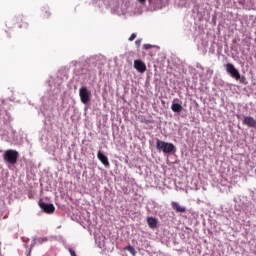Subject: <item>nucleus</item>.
<instances>
[{
	"label": "nucleus",
	"mask_w": 256,
	"mask_h": 256,
	"mask_svg": "<svg viewBox=\"0 0 256 256\" xmlns=\"http://www.w3.org/2000/svg\"><path fill=\"white\" fill-rule=\"evenodd\" d=\"M3 160L8 165H17L19 161V152L17 150L9 149L4 152Z\"/></svg>",
	"instance_id": "1"
},
{
	"label": "nucleus",
	"mask_w": 256,
	"mask_h": 256,
	"mask_svg": "<svg viewBox=\"0 0 256 256\" xmlns=\"http://www.w3.org/2000/svg\"><path fill=\"white\" fill-rule=\"evenodd\" d=\"M156 149L163 151V153H173V151H175V145H173V143L157 140Z\"/></svg>",
	"instance_id": "2"
},
{
	"label": "nucleus",
	"mask_w": 256,
	"mask_h": 256,
	"mask_svg": "<svg viewBox=\"0 0 256 256\" xmlns=\"http://www.w3.org/2000/svg\"><path fill=\"white\" fill-rule=\"evenodd\" d=\"M79 96L81 99V103H83L84 105H87V103L91 101V91H89V89H87V87L85 86L80 88Z\"/></svg>",
	"instance_id": "3"
},
{
	"label": "nucleus",
	"mask_w": 256,
	"mask_h": 256,
	"mask_svg": "<svg viewBox=\"0 0 256 256\" xmlns=\"http://www.w3.org/2000/svg\"><path fill=\"white\" fill-rule=\"evenodd\" d=\"M227 73L233 77V79H236V81H239L241 79V74L239 73V70L235 68V66L231 63H228L225 65Z\"/></svg>",
	"instance_id": "4"
},
{
	"label": "nucleus",
	"mask_w": 256,
	"mask_h": 256,
	"mask_svg": "<svg viewBox=\"0 0 256 256\" xmlns=\"http://www.w3.org/2000/svg\"><path fill=\"white\" fill-rule=\"evenodd\" d=\"M38 205H39L40 209H42V211H44V213H48V215L55 213V206L53 204H47V203L43 202V200H40L38 202Z\"/></svg>",
	"instance_id": "5"
},
{
	"label": "nucleus",
	"mask_w": 256,
	"mask_h": 256,
	"mask_svg": "<svg viewBox=\"0 0 256 256\" xmlns=\"http://www.w3.org/2000/svg\"><path fill=\"white\" fill-rule=\"evenodd\" d=\"M16 23L19 29H29V23L27 22V18L23 16H18L16 18Z\"/></svg>",
	"instance_id": "6"
},
{
	"label": "nucleus",
	"mask_w": 256,
	"mask_h": 256,
	"mask_svg": "<svg viewBox=\"0 0 256 256\" xmlns=\"http://www.w3.org/2000/svg\"><path fill=\"white\" fill-rule=\"evenodd\" d=\"M242 123L243 125H246V127L256 129V120L251 116H245Z\"/></svg>",
	"instance_id": "7"
},
{
	"label": "nucleus",
	"mask_w": 256,
	"mask_h": 256,
	"mask_svg": "<svg viewBox=\"0 0 256 256\" xmlns=\"http://www.w3.org/2000/svg\"><path fill=\"white\" fill-rule=\"evenodd\" d=\"M134 69H137L139 73H145L147 71V65H145L141 60H135Z\"/></svg>",
	"instance_id": "8"
},
{
	"label": "nucleus",
	"mask_w": 256,
	"mask_h": 256,
	"mask_svg": "<svg viewBox=\"0 0 256 256\" xmlns=\"http://www.w3.org/2000/svg\"><path fill=\"white\" fill-rule=\"evenodd\" d=\"M171 207L176 211V213H185V211H187V208L179 205V203L175 201L171 202Z\"/></svg>",
	"instance_id": "9"
},
{
	"label": "nucleus",
	"mask_w": 256,
	"mask_h": 256,
	"mask_svg": "<svg viewBox=\"0 0 256 256\" xmlns=\"http://www.w3.org/2000/svg\"><path fill=\"white\" fill-rule=\"evenodd\" d=\"M97 157L99 159V161H101L102 165H104L105 167H109V158H107V156H105V154H103L101 151L98 152Z\"/></svg>",
	"instance_id": "10"
},
{
	"label": "nucleus",
	"mask_w": 256,
	"mask_h": 256,
	"mask_svg": "<svg viewBox=\"0 0 256 256\" xmlns=\"http://www.w3.org/2000/svg\"><path fill=\"white\" fill-rule=\"evenodd\" d=\"M177 100H173L171 109L174 113H181L183 111V106L179 103H175Z\"/></svg>",
	"instance_id": "11"
},
{
	"label": "nucleus",
	"mask_w": 256,
	"mask_h": 256,
	"mask_svg": "<svg viewBox=\"0 0 256 256\" xmlns=\"http://www.w3.org/2000/svg\"><path fill=\"white\" fill-rule=\"evenodd\" d=\"M147 223L150 227V229H155L157 228V219L154 217H148L147 218Z\"/></svg>",
	"instance_id": "12"
},
{
	"label": "nucleus",
	"mask_w": 256,
	"mask_h": 256,
	"mask_svg": "<svg viewBox=\"0 0 256 256\" xmlns=\"http://www.w3.org/2000/svg\"><path fill=\"white\" fill-rule=\"evenodd\" d=\"M125 249H126V251H129V253H131V255H133V256H135L136 253H137V252L135 251L134 247L131 246V245L126 246Z\"/></svg>",
	"instance_id": "13"
},
{
	"label": "nucleus",
	"mask_w": 256,
	"mask_h": 256,
	"mask_svg": "<svg viewBox=\"0 0 256 256\" xmlns=\"http://www.w3.org/2000/svg\"><path fill=\"white\" fill-rule=\"evenodd\" d=\"M135 39H137V34H131V36L129 37V41H135Z\"/></svg>",
	"instance_id": "14"
},
{
	"label": "nucleus",
	"mask_w": 256,
	"mask_h": 256,
	"mask_svg": "<svg viewBox=\"0 0 256 256\" xmlns=\"http://www.w3.org/2000/svg\"><path fill=\"white\" fill-rule=\"evenodd\" d=\"M143 48L146 49V50L152 49V48H153V45H151V44H145V45L143 46Z\"/></svg>",
	"instance_id": "15"
},
{
	"label": "nucleus",
	"mask_w": 256,
	"mask_h": 256,
	"mask_svg": "<svg viewBox=\"0 0 256 256\" xmlns=\"http://www.w3.org/2000/svg\"><path fill=\"white\" fill-rule=\"evenodd\" d=\"M69 253L71 256H77V254L75 253V250H73V248L69 249Z\"/></svg>",
	"instance_id": "16"
},
{
	"label": "nucleus",
	"mask_w": 256,
	"mask_h": 256,
	"mask_svg": "<svg viewBox=\"0 0 256 256\" xmlns=\"http://www.w3.org/2000/svg\"><path fill=\"white\" fill-rule=\"evenodd\" d=\"M138 3H141L142 5H145V3L147 2V0H137Z\"/></svg>",
	"instance_id": "17"
},
{
	"label": "nucleus",
	"mask_w": 256,
	"mask_h": 256,
	"mask_svg": "<svg viewBox=\"0 0 256 256\" xmlns=\"http://www.w3.org/2000/svg\"><path fill=\"white\" fill-rule=\"evenodd\" d=\"M136 45H137V47H140L141 46V40H136Z\"/></svg>",
	"instance_id": "18"
},
{
	"label": "nucleus",
	"mask_w": 256,
	"mask_h": 256,
	"mask_svg": "<svg viewBox=\"0 0 256 256\" xmlns=\"http://www.w3.org/2000/svg\"><path fill=\"white\" fill-rule=\"evenodd\" d=\"M38 241H39V243H42L43 241H47V239L46 238H39Z\"/></svg>",
	"instance_id": "19"
}]
</instances>
